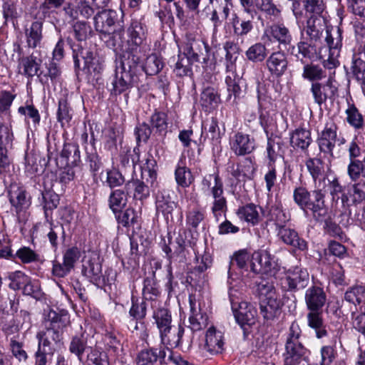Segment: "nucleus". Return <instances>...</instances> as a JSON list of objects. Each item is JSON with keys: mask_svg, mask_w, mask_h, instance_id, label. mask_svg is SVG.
<instances>
[{"mask_svg": "<svg viewBox=\"0 0 365 365\" xmlns=\"http://www.w3.org/2000/svg\"><path fill=\"white\" fill-rule=\"evenodd\" d=\"M145 163L140 166V179L132 178L125 185L127 192L133 190V198L143 201L149 197L150 189L156 187L157 182V163L150 153H147Z\"/></svg>", "mask_w": 365, "mask_h": 365, "instance_id": "nucleus-1", "label": "nucleus"}, {"mask_svg": "<svg viewBox=\"0 0 365 365\" xmlns=\"http://www.w3.org/2000/svg\"><path fill=\"white\" fill-rule=\"evenodd\" d=\"M302 330L299 324L294 322L291 324L284 344L283 365H300L307 361L311 354L301 341Z\"/></svg>", "mask_w": 365, "mask_h": 365, "instance_id": "nucleus-2", "label": "nucleus"}, {"mask_svg": "<svg viewBox=\"0 0 365 365\" xmlns=\"http://www.w3.org/2000/svg\"><path fill=\"white\" fill-rule=\"evenodd\" d=\"M239 41H227L223 48L225 51V66L227 76L225 78V83L228 92L227 100H230L232 96L235 99L238 98L241 93V88L239 83L240 78L235 73L236 71V61L240 54L242 49L239 46Z\"/></svg>", "mask_w": 365, "mask_h": 365, "instance_id": "nucleus-3", "label": "nucleus"}, {"mask_svg": "<svg viewBox=\"0 0 365 365\" xmlns=\"http://www.w3.org/2000/svg\"><path fill=\"white\" fill-rule=\"evenodd\" d=\"M223 187V181L218 173L205 175L201 182L202 192L206 195H211L213 199L211 210L217 220L227 209Z\"/></svg>", "mask_w": 365, "mask_h": 365, "instance_id": "nucleus-4", "label": "nucleus"}, {"mask_svg": "<svg viewBox=\"0 0 365 365\" xmlns=\"http://www.w3.org/2000/svg\"><path fill=\"white\" fill-rule=\"evenodd\" d=\"M73 58L76 69H82L86 73L96 77L104 68V60L87 48H83L81 43L71 46Z\"/></svg>", "mask_w": 365, "mask_h": 365, "instance_id": "nucleus-5", "label": "nucleus"}, {"mask_svg": "<svg viewBox=\"0 0 365 365\" xmlns=\"http://www.w3.org/2000/svg\"><path fill=\"white\" fill-rule=\"evenodd\" d=\"M337 125L330 120L325 124L319 138L318 145L322 153L329 155L331 158H339L340 151L334 152L335 145L340 146L346 143L344 137H337Z\"/></svg>", "mask_w": 365, "mask_h": 365, "instance_id": "nucleus-6", "label": "nucleus"}, {"mask_svg": "<svg viewBox=\"0 0 365 365\" xmlns=\"http://www.w3.org/2000/svg\"><path fill=\"white\" fill-rule=\"evenodd\" d=\"M168 361L178 364V361L174 358L170 348L165 346L143 349L138 353L135 358L137 365H155L158 361L163 364H167Z\"/></svg>", "mask_w": 365, "mask_h": 365, "instance_id": "nucleus-7", "label": "nucleus"}, {"mask_svg": "<svg viewBox=\"0 0 365 365\" xmlns=\"http://www.w3.org/2000/svg\"><path fill=\"white\" fill-rule=\"evenodd\" d=\"M334 77L330 76L325 83H312L310 91L314 103L321 106L327 99L334 101L338 96V87Z\"/></svg>", "mask_w": 365, "mask_h": 365, "instance_id": "nucleus-8", "label": "nucleus"}, {"mask_svg": "<svg viewBox=\"0 0 365 365\" xmlns=\"http://www.w3.org/2000/svg\"><path fill=\"white\" fill-rule=\"evenodd\" d=\"M309 282V272L306 269L299 267L288 269L282 281L283 287L290 292H297L304 289Z\"/></svg>", "mask_w": 365, "mask_h": 365, "instance_id": "nucleus-9", "label": "nucleus"}, {"mask_svg": "<svg viewBox=\"0 0 365 365\" xmlns=\"http://www.w3.org/2000/svg\"><path fill=\"white\" fill-rule=\"evenodd\" d=\"M325 195V191L322 189H314L312 191V197L309 200L312 205H307L303 209L306 212H310L312 217L317 222H322L328 215Z\"/></svg>", "mask_w": 365, "mask_h": 365, "instance_id": "nucleus-10", "label": "nucleus"}, {"mask_svg": "<svg viewBox=\"0 0 365 365\" xmlns=\"http://www.w3.org/2000/svg\"><path fill=\"white\" fill-rule=\"evenodd\" d=\"M230 24L232 30V36L237 41L243 43L247 37L254 29V16L247 17L239 15L236 13L232 14L230 19Z\"/></svg>", "mask_w": 365, "mask_h": 365, "instance_id": "nucleus-11", "label": "nucleus"}, {"mask_svg": "<svg viewBox=\"0 0 365 365\" xmlns=\"http://www.w3.org/2000/svg\"><path fill=\"white\" fill-rule=\"evenodd\" d=\"M141 81V79H139L138 76H133L117 67L115 76L112 81L111 94L120 95L129 91L133 87H138Z\"/></svg>", "mask_w": 365, "mask_h": 365, "instance_id": "nucleus-12", "label": "nucleus"}, {"mask_svg": "<svg viewBox=\"0 0 365 365\" xmlns=\"http://www.w3.org/2000/svg\"><path fill=\"white\" fill-rule=\"evenodd\" d=\"M190 316L189 328L192 332L205 329L209 323V317L206 312L202 311L200 304L197 302L195 296H189Z\"/></svg>", "mask_w": 365, "mask_h": 365, "instance_id": "nucleus-13", "label": "nucleus"}, {"mask_svg": "<svg viewBox=\"0 0 365 365\" xmlns=\"http://www.w3.org/2000/svg\"><path fill=\"white\" fill-rule=\"evenodd\" d=\"M276 264L266 251H256L252 254L250 269L255 274H274Z\"/></svg>", "mask_w": 365, "mask_h": 365, "instance_id": "nucleus-14", "label": "nucleus"}, {"mask_svg": "<svg viewBox=\"0 0 365 365\" xmlns=\"http://www.w3.org/2000/svg\"><path fill=\"white\" fill-rule=\"evenodd\" d=\"M153 309V319L158 329L160 341L165 339L168 334H170L173 329L171 312L167 308L156 304H151Z\"/></svg>", "mask_w": 365, "mask_h": 365, "instance_id": "nucleus-15", "label": "nucleus"}, {"mask_svg": "<svg viewBox=\"0 0 365 365\" xmlns=\"http://www.w3.org/2000/svg\"><path fill=\"white\" fill-rule=\"evenodd\" d=\"M127 51L141 50L145 40V26L137 20H133L127 29Z\"/></svg>", "mask_w": 365, "mask_h": 365, "instance_id": "nucleus-16", "label": "nucleus"}, {"mask_svg": "<svg viewBox=\"0 0 365 365\" xmlns=\"http://www.w3.org/2000/svg\"><path fill=\"white\" fill-rule=\"evenodd\" d=\"M327 299V294L320 285L314 284L305 291L304 302L308 311L322 310Z\"/></svg>", "mask_w": 365, "mask_h": 365, "instance_id": "nucleus-17", "label": "nucleus"}, {"mask_svg": "<svg viewBox=\"0 0 365 365\" xmlns=\"http://www.w3.org/2000/svg\"><path fill=\"white\" fill-rule=\"evenodd\" d=\"M140 51H124L125 54L120 61V66L118 67L122 71L138 76L139 79L143 77Z\"/></svg>", "mask_w": 365, "mask_h": 365, "instance_id": "nucleus-18", "label": "nucleus"}, {"mask_svg": "<svg viewBox=\"0 0 365 365\" xmlns=\"http://www.w3.org/2000/svg\"><path fill=\"white\" fill-rule=\"evenodd\" d=\"M264 34L270 42L278 43L281 50L286 49L291 45L292 35L289 30L283 24H273L265 29Z\"/></svg>", "mask_w": 365, "mask_h": 365, "instance_id": "nucleus-19", "label": "nucleus"}, {"mask_svg": "<svg viewBox=\"0 0 365 365\" xmlns=\"http://www.w3.org/2000/svg\"><path fill=\"white\" fill-rule=\"evenodd\" d=\"M123 26H119L118 28H114L112 31L101 35V39L108 48L116 53H123L124 51H127V43L123 40Z\"/></svg>", "mask_w": 365, "mask_h": 365, "instance_id": "nucleus-20", "label": "nucleus"}, {"mask_svg": "<svg viewBox=\"0 0 365 365\" xmlns=\"http://www.w3.org/2000/svg\"><path fill=\"white\" fill-rule=\"evenodd\" d=\"M205 134L204 141L208 140L213 151L218 150L221 144V134L216 118L212 117L202 123V135Z\"/></svg>", "mask_w": 365, "mask_h": 365, "instance_id": "nucleus-21", "label": "nucleus"}, {"mask_svg": "<svg viewBox=\"0 0 365 365\" xmlns=\"http://www.w3.org/2000/svg\"><path fill=\"white\" fill-rule=\"evenodd\" d=\"M230 147L235 155H245L255 150V141L248 134L238 132L232 138Z\"/></svg>", "mask_w": 365, "mask_h": 365, "instance_id": "nucleus-22", "label": "nucleus"}, {"mask_svg": "<svg viewBox=\"0 0 365 365\" xmlns=\"http://www.w3.org/2000/svg\"><path fill=\"white\" fill-rule=\"evenodd\" d=\"M118 14L114 10L103 9L98 11L93 18L94 26L96 31L101 33V35H102L112 31V27L115 26Z\"/></svg>", "mask_w": 365, "mask_h": 365, "instance_id": "nucleus-23", "label": "nucleus"}, {"mask_svg": "<svg viewBox=\"0 0 365 365\" xmlns=\"http://www.w3.org/2000/svg\"><path fill=\"white\" fill-rule=\"evenodd\" d=\"M326 19L327 17H308L306 26L302 31V36L304 32L307 35L305 38L309 41H319L326 26Z\"/></svg>", "mask_w": 365, "mask_h": 365, "instance_id": "nucleus-24", "label": "nucleus"}, {"mask_svg": "<svg viewBox=\"0 0 365 365\" xmlns=\"http://www.w3.org/2000/svg\"><path fill=\"white\" fill-rule=\"evenodd\" d=\"M209 51L208 45L200 39L190 38L183 48L182 55L189 59L191 63L200 62L201 56L204 53Z\"/></svg>", "mask_w": 365, "mask_h": 365, "instance_id": "nucleus-25", "label": "nucleus"}, {"mask_svg": "<svg viewBox=\"0 0 365 365\" xmlns=\"http://www.w3.org/2000/svg\"><path fill=\"white\" fill-rule=\"evenodd\" d=\"M282 303L279 296L266 297L259 303L260 314L266 321H273L281 314Z\"/></svg>", "mask_w": 365, "mask_h": 365, "instance_id": "nucleus-26", "label": "nucleus"}, {"mask_svg": "<svg viewBox=\"0 0 365 365\" xmlns=\"http://www.w3.org/2000/svg\"><path fill=\"white\" fill-rule=\"evenodd\" d=\"M266 66L272 76L281 77L288 67V61L285 53L282 51L272 53L266 60Z\"/></svg>", "mask_w": 365, "mask_h": 365, "instance_id": "nucleus-27", "label": "nucleus"}, {"mask_svg": "<svg viewBox=\"0 0 365 365\" xmlns=\"http://www.w3.org/2000/svg\"><path fill=\"white\" fill-rule=\"evenodd\" d=\"M237 309L232 310L236 322L241 326H252L255 324L257 309L247 302H241Z\"/></svg>", "mask_w": 365, "mask_h": 365, "instance_id": "nucleus-28", "label": "nucleus"}, {"mask_svg": "<svg viewBox=\"0 0 365 365\" xmlns=\"http://www.w3.org/2000/svg\"><path fill=\"white\" fill-rule=\"evenodd\" d=\"M316 43L302 36L300 41L297 44V52L295 53L297 59L303 64L316 59L318 56Z\"/></svg>", "mask_w": 365, "mask_h": 365, "instance_id": "nucleus-29", "label": "nucleus"}, {"mask_svg": "<svg viewBox=\"0 0 365 365\" xmlns=\"http://www.w3.org/2000/svg\"><path fill=\"white\" fill-rule=\"evenodd\" d=\"M279 238L286 245L292 246L301 251L308 249L307 242L299 237L297 232L287 225L276 230Z\"/></svg>", "mask_w": 365, "mask_h": 365, "instance_id": "nucleus-30", "label": "nucleus"}, {"mask_svg": "<svg viewBox=\"0 0 365 365\" xmlns=\"http://www.w3.org/2000/svg\"><path fill=\"white\" fill-rule=\"evenodd\" d=\"M9 202L15 207L17 213L28 208L31 204L30 197L27 196L26 189L18 185H12L9 191Z\"/></svg>", "mask_w": 365, "mask_h": 365, "instance_id": "nucleus-31", "label": "nucleus"}, {"mask_svg": "<svg viewBox=\"0 0 365 365\" xmlns=\"http://www.w3.org/2000/svg\"><path fill=\"white\" fill-rule=\"evenodd\" d=\"M36 339L39 346L54 351V346L60 344L63 339V335L58 331L45 326V329L36 334Z\"/></svg>", "mask_w": 365, "mask_h": 365, "instance_id": "nucleus-32", "label": "nucleus"}, {"mask_svg": "<svg viewBox=\"0 0 365 365\" xmlns=\"http://www.w3.org/2000/svg\"><path fill=\"white\" fill-rule=\"evenodd\" d=\"M155 205L157 213H161L167 222L173 220V212L176 208V203L169 195H166L165 192L158 193L156 197Z\"/></svg>", "mask_w": 365, "mask_h": 365, "instance_id": "nucleus-33", "label": "nucleus"}, {"mask_svg": "<svg viewBox=\"0 0 365 365\" xmlns=\"http://www.w3.org/2000/svg\"><path fill=\"white\" fill-rule=\"evenodd\" d=\"M142 292L144 300L152 301L151 304L155 306L159 304L156 299L160 294V289L155 279V272L144 279Z\"/></svg>", "mask_w": 365, "mask_h": 365, "instance_id": "nucleus-34", "label": "nucleus"}, {"mask_svg": "<svg viewBox=\"0 0 365 365\" xmlns=\"http://www.w3.org/2000/svg\"><path fill=\"white\" fill-rule=\"evenodd\" d=\"M224 342L222 334L217 331L215 327L208 329L205 336V348L211 354H217L223 351Z\"/></svg>", "mask_w": 365, "mask_h": 365, "instance_id": "nucleus-35", "label": "nucleus"}, {"mask_svg": "<svg viewBox=\"0 0 365 365\" xmlns=\"http://www.w3.org/2000/svg\"><path fill=\"white\" fill-rule=\"evenodd\" d=\"M212 264V259L209 254H205L201 257L200 264L195 266L190 272L187 277V282L190 284H200L204 280V272Z\"/></svg>", "mask_w": 365, "mask_h": 365, "instance_id": "nucleus-36", "label": "nucleus"}, {"mask_svg": "<svg viewBox=\"0 0 365 365\" xmlns=\"http://www.w3.org/2000/svg\"><path fill=\"white\" fill-rule=\"evenodd\" d=\"M342 34L343 30L339 26L327 29L325 41L329 48V52L333 53L334 56L341 53L343 46Z\"/></svg>", "mask_w": 365, "mask_h": 365, "instance_id": "nucleus-37", "label": "nucleus"}, {"mask_svg": "<svg viewBox=\"0 0 365 365\" xmlns=\"http://www.w3.org/2000/svg\"><path fill=\"white\" fill-rule=\"evenodd\" d=\"M307 319L308 326L315 331L318 339L327 336V330L322 317V310L309 311Z\"/></svg>", "mask_w": 365, "mask_h": 365, "instance_id": "nucleus-38", "label": "nucleus"}, {"mask_svg": "<svg viewBox=\"0 0 365 365\" xmlns=\"http://www.w3.org/2000/svg\"><path fill=\"white\" fill-rule=\"evenodd\" d=\"M70 324V317L66 312L57 313L55 311H51L48 315V319L45 322V326L53 328L55 331H58L63 335V329Z\"/></svg>", "mask_w": 365, "mask_h": 365, "instance_id": "nucleus-39", "label": "nucleus"}, {"mask_svg": "<svg viewBox=\"0 0 365 365\" xmlns=\"http://www.w3.org/2000/svg\"><path fill=\"white\" fill-rule=\"evenodd\" d=\"M312 142L311 132L304 128H297L291 135L290 145L294 149L307 150Z\"/></svg>", "mask_w": 365, "mask_h": 365, "instance_id": "nucleus-40", "label": "nucleus"}, {"mask_svg": "<svg viewBox=\"0 0 365 365\" xmlns=\"http://www.w3.org/2000/svg\"><path fill=\"white\" fill-rule=\"evenodd\" d=\"M118 224L124 227H139L140 215L138 212L132 207H128L125 210H120L118 213L114 214Z\"/></svg>", "mask_w": 365, "mask_h": 365, "instance_id": "nucleus-41", "label": "nucleus"}, {"mask_svg": "<svg viewBox=\"0 0 365 365\" xmlns=\"http://www.w3.org/2000/svg\"><path fill=\"white\" fill-rule=\"evenodd\" d=\"M43 21L36 19L31 24L30 28L26 29V43L29 48H34L41 43L43 38Z\"/></svg>", "mask_w": 365, "mask_h": 365, "instance_id": "nucleus-42", "label": "nucleus"}, {"mask_svg": "<svg viewBox=\"0 0 365 365\" xmlns=\"http://www.w3.org/2000/svg\"><path fill=\"white\" fill-rule=\"evenodd\" d=\"M184 334L185 328L182 326L179 325L177 333L173 334H172V332L170 334H168L165 339L163 338L160 341L161 344L165 347H170L171 349L182 346L184 344L190 346L192 342L191 339H185Z\"/></svg>", "mask_w": 365, "mask_h": 365, "instance_id": "nucleus-43", "label": "nucleus"}, {"mask_svg": "<svg viewBox=\"0 0 365 365\" xmlns=\"http://www.w3.org/2000/svg\"><path fill=\"white\" fill-rule=\"evenodd\" d=\"M61 158L66 165L77 166L81 163L79 147L76 143H65L61 153Z\"/></svg>", "mask_w": 365, "mask_h": 365, "instance_id": "nucleus-44", "label": "nucleus"}, {"mask_svg": "<svg viewBox=\"0 0 365 365\" xmlns=\"http://www.w3.org/2000/svg\"><path fill=\"white\" fill-rule=\"evenodd\" d=\"M175 178L177 184L182 187H188L193 182L194 177L190 170L181 159L175 170Z\"/></svg>", "mask_w": 365, "mask_h": 365, "instance_id": "nucleus-45", "label": "nucleus"}, {"mask_svg": "<svg viewBox=\"0 0 365 365\" xmlns=\"http://www.w3.org/2000/svg\"><path fill=\"white\" fill-rule=\"evenodd\" d=\"M65 0H43L38 8L31 13L34 19L44 20L51 14V9H59L64 4Z\"/></svg>", "mask_w": 365, "mask_h": 365, "instance_id": "nucleus-46", "label": "nucleus"}, {"mask_svg": "<svg viewBox=\"0 0 365 365\" xmlns=\"http://www.w3.org/2000/svg\"><path fill=\"white\" fill-rule=\"evenodd\" d=\"M127 201V196L123 190H113L108 197V207L114 214H117L125 207Z\"/></svg>", "mask_w": 365, "mask_h": 365, "instance_id": "nucleus-47", "label": "nucleus"}, {"mask_svg": "<svg viewBox=\"0 0 365 365\" xmlns=\"http://www.w3.org/2000/svg\"><path fill=\"white\" fill-rule=\"evenodd\" d=\"M302 76L312 83L319 82L327 76L326 71L317 64L304 63Z\"/></svg>", "mask_w": 365, "mask_h": 365, "instance_id": "nucleus-48", "label": "nucleus"}, {"mask_svg": "<svg viewBox=\"0 0 365 365\" xmlns=\"http://www.w3.org/2000/svg\"><path fill=\"white\" fill-rule=\"evenodd\" d=\"M101 180L102 183L108 186L111 190L115 187L123 185L125 182V178L122 173L115 168L107 169L105 176L101 173Z\"/></svg>", "mask_w": 365, "mask_h": 365, "instance_id": "nucleus-49", "label": "nucleus"}, {"mask_svg": "<svg viewBox=\"0 0 365 365\" xmlns=\"http://www.w3.org/2000/svg\"><path fill=\"white\" fill-rule=\"evenodd\" d=\"M346 301L359 306L360 309L365 310V287L357 285L351 287L344 294Z\"/></svg>", "mask_w": 365, "mask_h": 365, "instance_id": "nucleus-50", "label": "nucleus"}, {"mask_svg": "<svg viewBox=\"0 0 365 365\" xmlns=\"http://www.w3.org/2000/svg\"><path fill=\"white\" fill-rule=\"evenodd\" d=\"M308 17H326V5L323 0H302Z\"/></svg>", "mask_w": 365, "mask_h": 365, "instance_id": "nucleus-51", "label": "nucleus"}, {"mask_svg": "<svg viewBox=\"0 0 365 365\" xmlns=\"http://www.w3.org/2000/svg\"><path fill=\"white\" fill-rule=\"evenodd\" d=\"M82 274L93 284H98L102 276L101 264L96 260H88L83 264Z\"/></svg>", "mask_w": 365, "mask_h": 365, "instance_id": "nucleus-52", "label": "nucleus"}, {"mask_svg": "<svg viewBox=\"0 0 365 365\" xmlns=\"http://www.w3.org/2000/svg\"><path fill=\"white\" fill-rule=\"evenodd\" d=\"M237 213L240 219H244L253 226L259 224L261 220L257 207L253 203L240 207Z\"/></svg>", "mask_w": 365, "mask_h": 365, "instance_id": "nucleus-53", "label": "nucleus"}, {"mask_svg": "<svg viewBox=\"0 0 365 365\" xmlns=\"http://www.w3.org/2000/svg\"><path fill=\"white\" fill-rule=\"evenodd\" d=\"M267 48L264 44L257 42L250 46L245 51L246 59L252 63H261L266 58Z\"/></svg>", "mask_w": 365, "mask_h": 365, "instance_id": "nucleus-54", "label": "nucleus"}, {"mask_svg": "<svg viewBox=\"0 0 365 365\" xmlns=\"http://www.w3.org/2000/svg\"><path fill=\"white\" fill-rule=\"evenodd\" d=\"M56 14L58 16L56 21L59 24H71L78 16V7L68 2L63 6L62 9L57 11Z\"/></svg>", "mask_w": 365, "mask_h": 365, "instance_id": "nucleus-55", "label": "nucleus"}, {"mask_svg": "<svg viewBox=\"0 0 365 365\" xmlns=\"http://www.w3.org/2000/svg\"><path fill=\"white\" fill-rule=\"evenodd\" d=\"M41 61L37 59V57L31 53L30 56L26 57H22L20 59V65L23 66L24 72L23 74L28 77H33L38 75Z\"/></svg>", "mask_w": 365, "mask_h": 365, "instance_id": "nucleus-56", "label": "nucleus"}, {"mask_svg": "<svg viewBox=\"0 0 365 365\" xmlns=\"http://www.w3.org/2000/svg\"><path fill=\"white\" fill-rule=\"evenodd\" d=\"M269 220L274 222L275 230H277L287 225V223L290 220V215L282 207L272 206L269 210Z\"/></svg>", "mask_w": 365, "mask_h": 365, "instance_id": "nucleus-57", "label": "nucleus"}, {"mask_svg": "<svg viewBox=\"0 0 365 365\" xmlns=\"http://www.w3.org/2000/svg\"><path fill=\"white\" fill-rule=\"evenodd\" d=\"M252 255L246 249L240 250L235 252L232 256L230 262L228 274L230 276L232 274V269L235 265L239 269H245L247 267V262L251 260Z\"/></svg>", "mask_w": 365, "mask_h": 365, "instance_id": "nucleus-58", "label": "nucleus"}, {"mask_svg": "<svg viewBox=\"0 0 365 365\" xmlns=\"http://www.w3.org/2000/svg\"><path fill=\"white\" fill-rule=\"evenodd\" d=\"M350 200L348 194L344 191V192L339 196V199L337 201V203L334 202L331 207L334 210L335 214L339 215L340 217L346 218V223L349 222V218L351 216V210H350Z\"/></svg>", "mask_w": 365, "mask_h": 365, "instance_id": "nucleus-59", "label": "nucleus"}, {"mask_svg": "<svg viewBox=\"0 0 365 365\" xmlns=\"http://www.w3.org/2000/svg\"><path fill=\"white\" fill-rule=\"evenodd\" d=\"M346 121L355 129H361L364 126V117L354 103L348 102L346 109Z\"/></svg>", "mask_w": 365, "mask_h": 365, "instance_id": "nucleus-60", "label": "nucleus"}, {"mask_svg": "<svg viewBox=\"0 0 365 365\" xmlns=\"http://www.w3.org/2000/svg\"><path fill=\"white\" fill-rule=\"evenodd\" d=\"M164 63L160 57L155 53L148 56L143 66V73L153 76L158 73L163 68Z\"/></svg>", "mask_w": 365, "mask_h": 365, "instance_id": "nucleus-61", "label": "nucleus"}, {"mask_svg": "<svg viewBox=\"0 0 365 365\" xmlns=\"http://www.w3.org/2000/svg\"><path fill=\"white\" fill-rule=\"evenodd\" d=\"M87 346V338L84 334L72 337L69 344V351L75 354L80 361H82L83 354Z\"/></svg>", "mask_w": 365, "mask_h": 365, "instance_id": "nucleus-62", "label": "nucleus"}, {"mask_svg": "<svg viewBox=\"0 0 365 365\" xmlns=\"http://www.w3.org/2000/svg\"><path fill=\"white\" fill-rule=\"evenodd\" d=\"M351 186L350 197L354 205L361 204L365 201V180H358Z\"/></svg>", "mask_w": 365, "mask_h": 365, "instance_id": "nucleus-63", "label": "nucleus"}, {"mask_svg": "<svg viewBox=\"0 0 365 365\" xmlns=\"http://www.w3.org/2000/svg\"><path fill=\"white\" fill-rule=\"evenodd\" d=\"M347 174L351 181H356L362 176L365 178V156L362 160L349 162Z\"/></svg>", "mask_w": 365, "mask_h": 365, "instance_id": "nucleus-64", "label": "nucleus"}]
</instances>
